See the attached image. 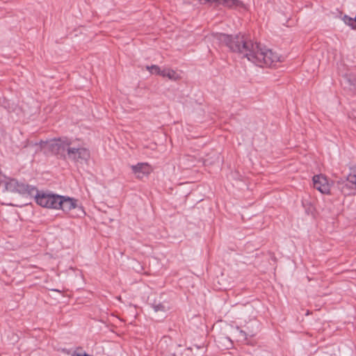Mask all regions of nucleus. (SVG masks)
Masks as SVG:
<instances>
[{
  "label": "nucleus",
  "mask_w": 356,
  "mask_h": 356,
  "mask_svg": "<svg viewBox=\"0 0 356 356\" xmlns=\"http://www.w3.org/2000/svg\"><path fill=\"white\" fill-rule=\"evenodd\" d=\"M57 210L61 209L65 213L69 215L70 217L75 218L78 215L72 213L74 209H78L83 214L85 211L81 206L78 204V200L67 196L60 195V200L58 201Z\"/></svg>",
  "instance_id": "obj_5"
},
{
  "label": "nucleus",
  "mask_w": 356,
  "mask_h": 356,
  "mask_svg": "<svg viewBox=\"0 0 356 356\" xmlns=\"http://www.w3.org/2000/svg\"><path fill=\"white\" fill-rule=\"evenodd\" d=\"M343 22L351 27V29L356 30V16L352 18L348 15H344L343 17Z\"/></svg>",
  "instance_id": "obj_11"
},
{
  "label": "nucleus",
  "mask_w": 356,
  "mask_h": 356,
  "mask_svg": "<svg viewBox=\"0 0 356 356\" xmlns=\"http://www.w3.org/2000/svg\"><path fill=\"white\" fill-rule=\"evenodd\" d=\"M131 168L138 179L148 176L153 171V168L148 163H138L131 165Z\"/></svg>",
  "instance_id": "obj_8"
},
{
  "label": "nucleus",
  "mask_w": 356,
  "mask_h": 356,
  "mask_svg": "<svg viewBox=\"0 0 356 356\" xmlns=\"http://www.w3.org/2000/svg\"><path fill=\"white\" fill-rule=\"evenodd\" d=\"M200 1H204V3H208V0H199Z\"/></svg>",
  "instance_id": "obj_14"
},
{
  "label": "nucleus",
  "mask_w": 356,
  "mask_h": 356,
  "mask_svg": "<svg viewBox=\"0 0 356 356\" xmlns=\"http://www.w3.org/2000/svg\"><path fill=\"white\" fill-rule=\"evenodd\" d=\"M221 3L225 6L232 7L238 5V0H208V3Z\"/></svg>",
  "instance_id": "obj_10"
},
{
  "label": "nucleus",
  "mask_w": 356,
  "mask_h": 356,
  "mask_svg": "<svg viewBox=\"0 0 356 356\" xmlns=\"http://www.w3.org/2000/svg\"><path fill=\"white\" fill-rule=\"evenodd\" d=\"M226 45L234 52L239 53L257 66L271 67L280 61V56L259 42L243 34L234 36L224 35Z\"/></svg>",
  "instance_id": "obj_1"
},
{
  "label": "nucleus",
  "mask_w": 356,
  "mask_h": 356,
  "mask_svg": "<svg viewBox=\"0 0 356 356\" xmlns=\"http://www.w3.org/2000/svg\"><path fill=\"white\" fill-rule=\"evenodd\" d=\"M204 165H207V160H205V161H204Z\"/></svg>",
  "instance_id": "obj_15"
},
{
  "label": "nucleus",
  "mask_w": 356,
  "mask_h": 356,
  "mask_svg": "<svg viewBox=\"0 0 356 356\" xmlns=\"http://www.w3.org/2000/svg\"><path fill=\"white\" fill-rule=\"evenodd\" d=\"M8 187L10 190L15 191L20 194L28 195L31 196H34L35 193L37 190L36 187L33 186H31L24 183H20L15 179L10 180L8 184Z\"/></svg>",
  "instance_id": "obj_6"
},
{
  "label": "nucleus",
  "mask_w": 356,
  "mask_h": 356,
  "mask_svg": "<svg viewBox=\"0 0 356 356\" xmlns=\"http://www.w3.org/2000/svg\"><path fill=\"white\" fill-rule=\"evenodd\" d=\"M146 69L151 73V74H156L158 75H160L162 76L163 72L162 70L159 66L156 65H152L151 66H147Z\"/></svg>",
  "instance_id": "obj_12"
},
{
  "label": "nucleus",
  "mask_w": 356,
  "mask_h": 356,
  "mask_svg": "<svg viewBox=\"0 0 356 356\" xmlns=\"http://www.w3.org/2000/svg\"><path fill=\"white\" fill-rule=\"evenodd\" d=\"M314 187L323 194H330L331 185L327 177L323 175H317L313 177Z\"/></svg>",
  "instance_id": "obj_7"
},
{
  "label": "nucleus",
  "mask_w": 356,
  "mask_h": 356,
  "mask_svg": "<svg viewBox=\"0 0 356 356\" xmlns=\"http://www.w3.org/2000/svg\"><path fill=\"white\" fill-rule=\"evenodd\" d=\"M33 197L39 206L47 209H57L58 201L60 200L59 195L36 190Z\"/></svg>",
  "instance_id": "obj_3"
},
{
  "label": "nucleus",
  "mask_w": 356,
  "mask_h": 356,
  "mask_svg": "<svg viewBox=\"0 0 356 356\" xmlns=\"http://www.w3.org/2000/svg\"><path fill=\"white\" fill-rule=\"evenodd\" d=\"M152 307L155 312H166L167 311V309L162 303H158V304L154 303V304H152Z\"/></svg>",
  "instance_id": "obj_13"
},
{
  "label": "nucleus",
  "mask_w": 356,
  "mask_h": 356,
  "mask_svg": "<svg viewBox=\"0 0 356 356\" xmlns=\"http://www.w3.org/2000/svg\"><path fill=\"white\" fill-rule=\"evenodd\" d=\"M90 154L88 149L81 145H76L74 140L73 145H70L66 154V159L74 162H82L90 159Z\"/></svg>",
  "instance_id": "obj_4"
},
{
  "label": "nucleus",
  "mask_w": 356,
  "mask_h": 356,
  "mask_svg": "<svg viewBox=\"0 0 356 356\" xmlns=\"http://www.w3.org/2000/svg\"><path fill=\"white\" fill-rule=\"evenodd\" d=\"M163 77H167L170 80L172 81H179L181 79V76L179 74H178L175 70L170 69V68H165L162 70Z\"/></svg>",
  "instance_id": "obj_9"
},
{
  "label": "nucleus",
  "mask_w": 356,
  "mask_h": 356,
  "mask_svg": "<svg viewBox=\"0 0 356 356\" xmlns=\"http://www.w3.org/2000/svg\"><path fill=\"white\" fill-rule=\"evenodd\" d=\"M70 145H73V140L65 136L55 138L47 141L41 140L39 143L41 149H45L63 159H66Z\"/></svg>",
  "instance_id": "obj_2"
}]
</instances>
